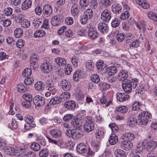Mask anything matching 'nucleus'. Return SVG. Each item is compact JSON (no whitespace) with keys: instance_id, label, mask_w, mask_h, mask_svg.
Listing matches in <instances>:
<instances>
[{"instance_id":"nucleus-1","label":"nucleus","mask_w":157,"mask_h":157,"mask_svg":"<svg viewBox=\"0 0 157 157\" xmlns=\"http://www.w3.org/2000/svg\"><path fill=\"white\" fill-rule=\"evenodd\" d=\"M151 117V114L147 112L143 111L141 112L138 116V124L141 125H146L149 121Z\"/></svg>"},{"instance_id":"nucleus-2","label":"nucleus","mask_w":157,"mask_h":157,"mask_svg":"<svg viewBox=\"0 0 157 157\" xmlns=\"http://www.w3.org/2000/svg\"><path fill=\"white\" fill-rule=\"evenodd\" d=\"M94 124L90 117H87L86 119V122L84 125V131L90 132L94 129Z\"/></svg>"},{"instance_id":"nucleus-3","label":"nucleus","mask_w":157,"mask_h":157,"mask_svg":"<svg viewBox=\"0 0 157 157\" xmlns=\"http://www.w3.org/2000/svg\"><path fill=\"white\" fill-rule=\"evenodd\" d=\"M33 102L35 106L38 107L43 106L45 103L44 98L40 95L36 96L33 99Z\"/></svg>"},{"instance_id":"nucleus-4","label":"nucleus","mask_w":157,"mask_h":157,"mask_svg":"<svg viewBox=\"0 0 157 157\" xmlns=\"http://www.w3.org/2000/svg\"><path fill=\"white\" fill-rule=\"evenodd\" d=\"M85 77L84 72L82 70H78L74 73L73 75V80L76 82H78L79 78H82Z\"/></svg>"},{"instance_id":"nucleus-5","label":"nucleus","mask_w":157,"mask_h":157,"mask_svg":"<svg viewBox=\"0 0 157 157\" xmlns=\"http://www.w3.org/2000/svg\"><path fill=\"white\" fill-rule=\"evenodd\" d=\"M111 17V14L107 10H104L101 13V18L102 21L105 22H108Z\"/></svg>"},{"instance_id":"nucleus-6","label":"nucleus","mask_w":157,"mask_h":157,"mask_svg":"<svg viewBox=\"0 0 157 157\" xmlns=\"http://www.w3.org/2000/svg\"><path fill=\"white\" fill-rule=\"evenodd\" d=\"M62 16L61 15H58L53 17L51 19V23L54 26L59 25L62 20Z\"/></svg>"},{"instance_id":"nucleus-7","label":"nucleus","mask_w":157,"mask_h":157,"mask_svg":"<svg viewBox=\"0 0 157 157\" xmlns=\"http://www.w3.org/2000/svg\"><path fill=\"white\" fill-rule=\"evenodd\" d=\"M72 126L75 129L80 130L81 129L82 121L80 119L76 118L73 119L71 121Z\"/></svg>"},{"instance_id":"nucleus-8","label":"nucleus","mask_w":157,"mask_h":157,"mask_svg":"<svg viewBox=\"0 0 157 157\" xmlns=\"http://www.w3.org/2000/svg\"><path fill=\"white\" fill-rule=\"evenodd\" d=\"M41 70L44 73H50L52 69V65L49 62H46L43 63L40 66Z\"/></svg>"},{"instance_id":"nucleus-9","label":"nucleus","mask_w":157,"mask_h":157,"mask_svg":"<svg viewBox=\"0 0 157 157\" xmlns=\"http://www.w3.org/2000/svg\"><path fill=\"white\" fill-rule=\"evenodd\" d=\"M98 34L95 28L90 27L88 30V36L89 38L94 40L98 36Z\"/></svg>"},{"instance_id":"nucleus-10","label":"nucleus","mask_w":157,"mask_h":157,"mask_svg":"<svg viewBox=\"0 0 157 157\" xmlns=\"http://www.w3.org/2000/svg\"><path fill=\"white\" fill-rule=\"evenodd\" d=\"M43 12L44 16L48 17L52 14V10L51 6L49 4L45 5L43 9Z\"/></svg>"},{"instance_id":"nucleus-11","label":"nucleus","mask_w":157,"mask_h":157,"mask_svg":"<svg viewBox=\"0 0 157 157\" xmlns=\"http://www.w3.org/2000/svg\"><path fill=\"white\" fill-rule=\"evenodd\" d=\"M128 72L126 71L122 70L120 71L119 73L117 78L120 81L124 82L126 80H128L127 78L128 77Z\"/></svg>"},{"instance_id":"nucleus-12","label":"nucleus","mask_w":157,"mask_h":157,"mask_svg":"<svg viewBox=\"0 0 157 157\" xmlns=\"http://www.w3.org/2000/svg\"><path fill=\"white\" fill-rule=\"evenodd\" d=\"M121 146L125 150L131 149L133 146V144L131 141L124 140L121 143Z\"/></svg>"},{"instance_id":"nucleus-13","label":"nucleus","mask_w":157,"mask_h":157,"mask_svg":"<svg viewBox=\"0 0 157 157\" xmlns=\"http://www.w3.org/2000/svg\"><path fill=\"white\" fill-rule=\"evenodd\" d=\"M60 85L62 88L66 91L69 90L71 87L70 82L66 79H63L60 83Z\"/></svg>"},{"instance_id":"nucleus-14","label":"nucleus","mask_w":157,"mask_h":157,"mask_svg":"<svg viewBox=\"0 0 157 157\" xmlns=\"http://www.w3.org/2000/svg\"><path fill=\"white\" fill-rule=\"evenodd\" d=\"M122 84V88L125 92L127 93H129L131 92L132 88L129 83L128 80H126Z\"/></svg>"},{"instance_id":"nucleus-15","label":"nucleus","mask_w":157,"mask_h":157,"mask_svg":"<svg viewBox=\"0 0 157 157\" xmlns=\"http://www.w3.org/2000/svg\"><path fill=\"white\" fill-rule=\"evenodd\" d=\"M117 98L118 100L122 102L128 100L130 96L126 93H118L117 94Z\"/></svg>"},{"instance_id":"nucleus-16","label":"nucleus","mask_w":157,"mask_h":157,"mask_svg":"<svg viewBox=\"0 0 157 157\" xmlns=\"http://www.w3.org/2000/svg\"><path fill=\"white\" fill-rule=\"evenodd\" d=\"M99 30L103 33H106L109 31V27L108 25L104 23H100L98 25Z\"/></svg>"},{"instance_id":"nucleus-17","label":"nucleus","mask_w":157,"mask_h":157,"mask_svg":"<svg viewBox=\"0 0 157 157\" xmlns=\"http://www.w3.org/2000/svg\"><path fill=\"white\" fill-rule=\"evenodd\" d=\"M80 11V7L78 5L74 4L71 9V13L74 16H76L78 14Z\"/></svg>"},{"instance_id":"nucleus-18","label":"nucleus","mask_w":157,"mask_h":157,"mask_svg":"<svg viewBox=\"0 0 157 157\" xmlns=\"http://www.w3.org/2000/svg\"><path fill=\"white\" fill-rule=\"evenodd\" d=\"M122 9V6L119 4H114L112 6V11L115 14H119L121 13Z\"/></svg>"},{"instance_id":"nucleus-19","label":"nucleus","mask_w":157,"mask_h":157,"mask_svg":"<svg viewBox=\"0 0 157 157\" xmlns=\"http://www.w3.org/2000/svg\"><path fill=\"white\" fill-rule=\"evenodd\" d=\"M79 130L73 129L72 138L75 140H77L78 138L82 137L83 135V132L81 131H79Z\"/></svg>"},{"instance_id":"nucleus-20","label":"nucleus","mask_w":157,"mask_h":157,"mask_svg":"<svg viewBox=\"0 0 157 157\" xmlns=\"http://www.w3.org/2000/svg\"><path fill=\"white\" fill-rule=\"evenodd\" d=\"M65 107L70 110L74 109L76 107V103L74 101H69L64 103Z\"/></svg>"},{"instance_id":"nucleus-21","label":"nucleus","mask_w":157,"mask_h":157,"mask_svg":"<svg viewBox=\"0 0 157 157\" xmlns=\"http://www.w3.org/2000/svg\"><path fill=\"white\" fill-rule=\"evenodd\" d=\"M77 151L80 154H82L87 151V147L84 144L80 143L77 146Z\"/></svg>"},{"instance_id":"nucleus-22","label":"nucleus","mask_w":157,"mask_h":157,"mask_svg":"<svg viewBox=\"0 0 157 157\" xmlns=\"http://www.w3.org/2000/svg\"><path fill=\"white\" fill-rule=\"evenodd\" d=\"M49 133L52 137L58 138L61 137L62 135V132L60 130L54 129L50 130Z\"/></svg>"},{"instance_id":"nucleus-23","label":"nucleus","mask_w":157,"mask_h":157,"mask_svg":"<svg viewBox=\"0 0 157 157\" xmlns=\"http://www.w3.org/2000/svg\"><path fill=\"white\" fill-rule=\"evenodd\" d=\"M45 84L41 81L37 82L35 84L34 87L36 90L38 91H41L44 90Z\"/></svg>"},{"instance_id":"nucleus-24","label":"nucleus","mask_w":157,"mask_h":157,"mask_svg":"<svg viewBox=\"0 0 157 157\" xmlns=\"http://www.w3.org/2000/svg\"><path fill=\"white\" fill-rule=\"evenodd\" d=\"M122 139L124 140H132L135 138L134 135L131 132L126 133L122 136Z\"/></svg>"},{"instance_id":"nucleus-25","label":"nucleus","mask_w":157,"mask_h":157,"mask_svg":"<svg viewBox=\"0 0 157 157\" xmlns=\"http://www.w3.org/2000/svg\"><path fill=\"white\" fill-rule=\"evenodd\" d=\"M107 72L109 75L112 76L114 75L117 71V69L115 67H108L107 69L105 68Z\"/></svg>"},{"instance_id":"nucleus-26","label":"nucleus","mask_w":157,"mask_h":157,"mask_svg":"<svg viewBox=\"0 0 157 157\" xmlns=\"http://www.w3.org/2000/svg\"><path fill=\"white\" fill-rule=\"evenodd\" d=\"M128 110V108L125 106H120L116 107L115 108L116 112H120L123 114L126 113Z\"/></svg>"},{"instance_id":"nucleus-27","label":"nucleus","mask_w":157,"mask_h":157,"mask_svg":"<svg viewBox=\"0 0 157 157\" xmlns=\"http://www.w3.org/2000/svg\"><path fill=\"white\" fill-rule=\"evenodd\" d=\"M118 138L117 136L115 134L112 133L110 136L109 142L112 145L115 144L118 142Z\"/></svg>"},{"instance_id":"nucleus-28","label":"nucleus","mask_w":157,"mask_h":157,"mask_svg":"<svg viewBox=\"0 0 157 157\" xmlns=\"http://www.w3.org/2000/svg\"><path fill=\"white\" fill-rule=\"evenodd\" d=\"M29 88L27 87H25L23 84L20 83L17 86V90L20 93H24L28 91Z\"/></svg>"},{"instance_id":"nucleus-29","label":"nucleus","mask_w":157,"mask_h":157,"mask_svg":"<svg viewBox=\"0 0 157 157\" xmlns=\"http://www.w3.org/2000/svg\"><path fill=\"white\" fill-rule=\"evenodd\" d=\"M147 149L149 151L154 150L157 146V144L155 141L150 142L147 144Z\"/></svg>"},{"instance_id":"nucleus-30","label":"nucleus","mask_w":157,"mask_h":157,"mask_svg":"<svg viewBox=\"0 0 157 157\" xmlns=\"http://www.w3.org/2000/svg\"><path fill=\"white\" fill-rule=\"evenodd\" d=\"M96 66L98 69L99 70L103 71L102 70L105 69L106 68V65L105 64L104 62L100 59L97 62Z\"/></svg>"},{"instance_id":"nucleus-31","label":"nucleus","mask_w":157,"mask_h":157,"mask_svg":"<svg viewBox=\"0 0 157 157\" xmlns=\"http://www.w3.org/2000/svg\"><path fill=\"white\" fill-rule=\"evenodd\" d=\"M32 2L30 0H25L22 5V9L25 10L29 8L32 5Z\"/></svg>"},{"instance_id":"nucleus-32","label":"nucleus","mask_w":157,"mask_h":157,"mask_svg":"<svg viewBox=\"0 0 157 157\" xmlns=\"http://www.w3.org/2000/svg\"><path fill=\"white\" fill-rule=\"evenodd\" d=\"M90 79L91 81L96 83H98L99 82L100 80V79L99 76L96 74H93L90 76Z\"/></svg>"},{"instance_id":"nucleus-33","label":"nucleus","mask_w":157,"mask_h":157,"mask_svg":"<svg viewBox=\"0 0 157 157\" xmlns=\"http://www.w3.org/2000/svg\"><path fill=\"white\" fill-rule=\"evenodd\" d=\"M23 34L22 30L20 28L16 29L14 32V36L17 38L21 37Z\"/></svg>"},{"instance_id":"nucleus-34","label":"nucleus","mask_w":157,"mask_h":157,"mask_svg":"<svg viewBox=\"0 0 157 157\" xmlns=\"http://www.w3.org/2000/svg\"><path fill=\"white\" fill-rule=\"evenodd\" d=\"M55 61L57 65L60 66L61 65L66 64V62L65 59L61 58H57L55 59Z\"/></svg>"},{"instance_id":"nucleus-35","label":"nucleus","mask_w":157,"mask_h":157,"mask_svg":"<svg viewBox=\"0 0 157 157\" xmlns=\"http://www.w3.org/2000/svg\"><path fill=\"white\" fill-rule=\"evenodd\" d=\"M128 81L129 82V83L131 86H132V88L134 89L136 87L138 83V79L135 78L131 80L128 79Z\"/></svg>"},{"instance_id":"nucleus-36","label":"nucleus","mask_w":157,"mask_h":157,"mask_svg":"<svg viewBox=\"0 0 157 157\" xmlns=\"http://www.w3.org/2000/svg\"><path fill=\"white\" fill-rule=\"evenodd\" d=\"M49 151L47 149L41 150L39 152V155L40 157H47L48 155Z\"/></svg>"},{"instance_id":"nucleus-37","label":"nucleus","mask_w":157,"mask_h":157,"mask_svg":"<svg viewBox=\"0 0 157 157\" xmlns=\"http://www.w3.org/2000/svg\"><path fill=\"white\" fill-rule=\"evenodd\" d=\"M32 74L31 68H26L22 72V75L25 77H29Z\"/></svg>"},{"instance_id":"nucleus-38","label":"nucleus","mask_w":157,"mask_h":157,"mask_svg":"<svg viewBox=\"0 0 157 157\" xmlns=\"http://www.w3.org/2000/svg\"><path fill=\"white\" fill-rule=\"evenodd\" d=\"M84 13L89 19L92 17L93 14V11L91 9H87L84 11Z\"/></svg>"},{"instance_id":"nucleus-39","label":"nucleus","mask_w":157,"mask_h":157,"mask_svg":"<svg viewBox=\"0 0 157 157\" xmlns=\"http://www.w3.org/2000/svg\"><path fill=\"white\" fill-rule=\"evenodd\" d=\"M21 27L25 29L29 28L30 25V21L27 19L23 20L21 23Z\"/></svg>"},{"instance_id":"nucleus-40","label":"nucleus","mask_w":157,"mask_h":157,"mask_svg":"<svg viewBox=\"0 0 157 157\" xmlns=\"http://www.w3.org/2000/svg\"><path fill=\"white\" fill-rule=\"evenodd\" d=\"M46 34V32L43 30H37L34 33V36L35 37H40L43 36Z\"/></svg>"},{"instance_id":"nucleus-41","label":"nucleus","mask_w":157,"mask_h":157,"mask_svg":"<svg viewBox=\"0 0 157 157\" xmlns=\"http://www.w3.org/2000/svg\"><path fill=\"white\" fill-rule=\"evenodd\" d=\"M22 97L25 100V101H28L32 102L33 100V98L32 95L28 94H24L23 95Z\"/></svg>"},{"instance_id":"nucleus-42","label":"nucleus","mask_w":157,"mask_h":157,"mask_svg":"<svg viewBox=\"0 0 157 157\" xmlns=\"http://www.w3.org/2000/svg\"><path fill=\"white\" fill-rule=\"evenodd\" d=\"M116 152V157H126V153L122 150L117 149Z\"/></svg>"},{"instance_id":"nucleus-43","label":"nucleus","mask_w":157,"mask_h":157,"mask_svg":"<svg viewBox=\"0 0 157 157\" xmlns=\"http://www.w3.org/2000/svg\"><path fill=\"white\" fill-rule=\"evenodd\" d=\"M31 147L33 150L35 151H37L40 149V146L38 143L33 142L31 145Z\"/></svg>"},{"instance_id":"nucleus-44","label":"nucleus","mask_w":157,"mask_h":157,"mask_svg":"<svg viewBox=\"0 0 157 157\" xmlns=\"http://www.w3.org/2000/svg\"><path fill=\"white\" fill-rule=\"evenodd\" d=\"M140 43L138 40H136L133 41L129 45V47L130 49H132L133 48H137Z\"/></svg>"},{"instance_id":"nucleus-45","label":"nucleus","mask_w":157,"mask_h":157,"mask_svg":"<svg viewBox=\"0 0 157 157\" xmlns=\"http://www.w3.org/2000/svg\"><path fill=\"white\" fill-rule=\"evenodd\" d=\"M24 120L26 123H29L30 124H35L34 119L32 116H29L24 117Z\"/></svg>"},{"instance_id":"nucleus-46","label":"nucleus","mask_w":157,"mask_h":157,"mask_svg":"<svg viewBox=\"0 0 157 157\" xmlns=\"http://www.w3.org/2000/svg\"><path fill=\"white\" fill-rule=\"evenodd\" d=\"M60 102H61L58 98V97H55L54 98L52 99L49 101V103L53 105L59 104Z\"/></svg>"},{"instance_id":"nucleus-47","label":"nucleus","mask_w":157,"mask_h":157,"mask_svg":"<svg viewBox=\"0 0 157 157\" xmlns=\"http://www.w3.org/2000/svg\"><path fill=\"white\" fill-rule=\"evenodd\" d=\"M147 15L149 18L157 21V15L154 14L152 12H150L147 13Z\"/></svg>"},{"instance_id":"nucleus-48","label":"nucleus","mask_w":157,"mask_h":157,"mask_svg":"<svg viewBox=\"0 0 157 157\" xmlns=\"http://www.w3.org/2000/svg\"><path fill=\"white\" fill-rule=\"evenodd\" d=\"M41 19L38 18H36L33 21V25L34 26L38 27L40 26V25L41 23L42 22L41 21Z\"/></svg>"},{"instance_id":"nucleus-49","label":"nucleus","mask_w":157,"mask_h":157,"mask_svg":"<svg viewBox=\"0 0 157 157\" xmlns=\"http://www.w3.org/2000/svg\"><path fill=\"white\" fill-rule=\"evenodd\" d=\"M34 82V79L32 78L26 77L24 81V83L26 85H30Z\"/></svg>"},{"instance_id":"nucleus-50","label":"nucleus","mask_w":157,"mask_h":157,"mask_svg":"<svg viewBox=\"0 0 157 157\" xmlns=\"http://www.w3.org/2000/svg\"><path fill=\"white\" fill-rule=\"evenodd\" d=\"M109 126L111 128L113 132L114 133L117 132L118 130V128L115 123L110 124L109 125Z\"/></svg>"},{"instance_id":"nucleus-51","label":"nucleus","mask_w":157,"mask_h":157,"mask_svg":"<svg viewBox=\"0 0 157 157\" xmlns=\"http://www.w3.org/2000/svg\"><path fill=\"white\" fill-rule=\"evenodd\" d=\"M140 105L139 103L138 102H135L132 105V109L133 111L141 110L140 108Z\"/></svg>"},{"instance_id":"nucleus-52","label":"nucleus","mask_w":157,"mask_h":157,"mask_svg":"<svg viewBox=\"0 0 157 157\" xmlns=\"http://www.w3.org/2000/svg\"><path fill=\"white\" fill-rule=\"evenodd\" d=\"M36 126L35 124H30L29 123H26L24 125V128L26 130H28Z\"/></svg>"},{"instance_id":"nucleus-53","label":"nucleus","mask_w":157,"mask_h":157,"mask_svg":"<svg viewBox=\"0 0 157 157\" xmlns=\"http://www.w3.org/2000/svg\"><path fill=\"white\" fill-rule=\"evenodd\" d=\"M25 19L24 15L22 14H19L15 17V20L18 23H21Z\"/></svg>"},{"instance_id":"nucleus-54","label":"nucleus","mask_w":157,"mask_h":157,"mask_svg":"<svg viewBox=\"0 0 157 157\" xmlns=\"http://www.w3.org/2000/svg\"><path fill=\"white\" fill-rule=\"evenodd\" d=\"M74 117V116L70 114L65 115L63 117V120L66 121L67 122L70 121Z\"/></svg>"},{"instance_id":"nucleus-55","label":"nucleus","mask_w":157,"mask_h":157,"mask_svg":"<svg viewBox=\"0 0 157 157\" xmlns=\"http://www.w3.org/2000/svg\"><path fill=\"white\" fill-rule=\"evenodd\" d=\"M130 15L129 12L127 11H125L124 13H123L121 14L120 18L121 19L124 20L127 19L129 17Z\"/></svg>"},{"instance_id":"nucleus-56","label":"nucleus","mask_w":157,"mask_h":157,"mask_svg":"<svg viewBox=\"0 0 157 157\" xmlns=\"http://www.w3.org/2000/svg\"><path fill=\"white\" fill-rule=\"evenodd\" d=\"M3 12L6 16H9L12 13V9L10 7H6L4 10Z\"/></svg>"},{"instance_id":"nucleus-57","label":"nucleus","mask_w":157,"mask_h":157,"mask_svg":"<svg viewBox=\"0 0 157 157\" xmlns=\"http://www.w3.org/2000/svg\"><path fill=\"white\" fill-rule=\"evenodd\" d=\"M120 23V21L116 18L113 20L111 22L112 26L114 28H116L118 26Z\"/></svg>"},{"instance_id":"nucleus-58","label":"nucleus","mask_w":157,"mask_h":157,"mask_svg":"<svg viewBox=\"0 0 157 157\" xmlns=\"http://www.w3.org/2000/svg\"><path fill=\"white\" fill-rule=\"evenodd\" d=\"M89 1L88 0H80L79 4L82 7L87 6L89 4Z\"/></svg>"},{"instance_id":"nucleus-59","label":"nucleus","mask_w":157,"mask_h":157,"mask_svg":"<svg viewBox=\"0 0 157 157\" xmlns=\"http://www.w3.org/2000/svg\"><path fill=\"white\" fill-rule=\"evenodd\" d=\"M48 90L51 92V94H54L57 92V90L56 89V86L54 84L53 86L49 87L48 88Z\"/></svg>"},{"instance_id":"nucleus-60","label":"nucleus","mask_w":157,"mask_h":157,"mask_svg":"<svg viewBox=\"0 0 157 157\" xmlns=\"http://www.w3.org/2000/svg\"><path fill=\"white\" fill-rule=\"evenodd\" d=\"M25 42L21 39L19 40L16 43V46L19 48H22L24 45Z\"/></svg>"},{"instance_id":"nucleus-61","label":"nucleus","mask_w":157,"mask_h":157,"mask_svg":"<svg viewBox=\"0 0 157 157\" xmlns=\"http://www.w3.org/2000/svg\"><path fill=\"white\" fill-rule=\"evenodd\" d=\"M89 18L83 13V15L81 17L80 21L81 23L82 24H85L87 22Z\"/></svg>"},{"instance_id":"nucleus-62","label":"nucleus","mask_w":157,"mask_h":157,"mask_svg":"<svg viewBox=\"0 0 157 157\" xmlns=\"http://www.w3.org/2000/svg\"><path fill=\"white\" fill-rule=\"evenodd\" d=\"M43 11L41 6H36L35 9V12L38 15H40Z\"/></svg>"},{"instance_id":"nucleus-63","label":"nucleus","mask_w":157,"mask_h":157,"mask_svg":"<svg viewBox=\"0 0 157 157\" xmlns=\"http://www.w3.org/2000/svg\"><path fill=\"white\" fill-rule=\"evenodd\" d=\"M117 40L119 42L122 41L124 39V34L118 33L116 36Z\"/></svg>"},{"instance_id":"nucleus-64","label":"nucleus","mask_w":157,"mask_h":157,"mask_svg":"<svg viewBox=\"0 0 157 157\" xmlns=\"http://www.w3.org/2000/svg\"><path fill=\"white\" fill-rule=\"evenodd\" d=\"M65 21L66 24L67 25H70L73 24L74 21L72 17H68L66 18Z\"/></svg>"}]
</instances>
